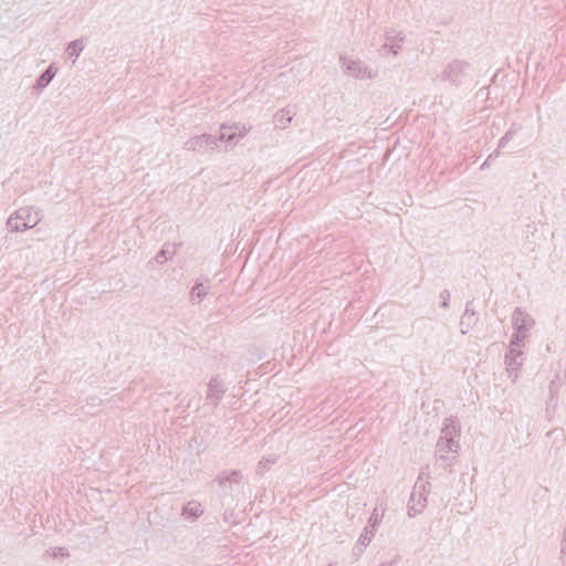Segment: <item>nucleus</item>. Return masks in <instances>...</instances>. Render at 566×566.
I'll list each match as a JSON object with an SVG mask.
<instances>
[{
	"label": "nucleus",
	"instance_id": "1",
	"mask_svg": "<svg viewBox=\"0 0 566 566\" xmlns=\"http://www.w3.org/2000/svg\"><path fill=\"white\" fill-rule=\"evenodd\" d=\"M53 77V74H51V70H48L41 77H40V84L46 85L51 78Z\"/></svg>",
	"mask_w": 566,
	"mask_h": 566
}]
</instances>
